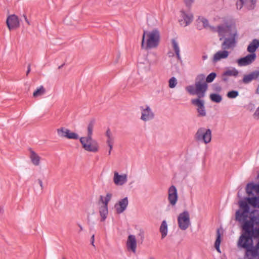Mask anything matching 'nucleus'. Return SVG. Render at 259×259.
<instances>
[{
	"label": "nucleus",
	"instance_id": "f257e3e1",
	"mask_svg": "<svg viewBox=\"0 0 259 259\" xmlns=\"http://www.w3.org/2000/svg\"><path fill=\"white\" fill-rule=\"evenodd\" d=\"M242 228L244 233L240 237L238 245L246 249L252 246V237L259 238V210H253L250 220L243 224Z\"/></svg>",
	"mask_w": 259,
	"mask_h": 259
},
{
	"label": "nucleus",
	"instance_id": "f03ea898",
	"mask_svg": "<svg viewBox=\"0 0 259 259\" xmlns=\"http://www.w3.org/2000/svg\"><path fill=\"white\" fill-rule=\"evenodd\" d=\"M214 20H218L223 23L218 25L217 28L211 27L213 31L218 33L220 40L228 36H237V31L234 21L228 20L225 17L214 18Z\"/></svg>",
	"mask_w": 259,
	"mask_h": 259
},
{
	"label": "nucleus",
	"instance_id": "7ed1b4c3",
	"mask_svg": "<svg viewBox=\"0 0 259 259\" xmlns=\"http://www.w3.org/2000/svg\"><path fill=\"white\" fill-rule=\"evenodd\" d=\"M160 39V32L158 29L145 30L142 36L141 48L146 50L156 48L159 44Z\"/></svg>",
	"mask_w": 259,
	"mask_h": 259
},
{
	"label": "nucleus",
	"instance_id": "20e7f679",
	"mask_svg": "<svg viewBox=\"0 0 259 259\" xmlns=\"http://www.w3.org/2000/svg\"><path fill=\"white\" fill-rule=\"evenodd\" d=\"M259 47L258 40L253 39L248 46L247 51L249 53L244 57L237 60V62L239 66H246L252 64L256 59L255 51Z\"/></svg>",
	"mask_w": 259,
	"mask_h": 259
},
{
	"label": "nucleus",
	"instance_id": "39448f33",
	"mask_svg": "<svg viewBox=\"0 0 259 259\" xmlns=\"http://www.w3.org/2000/svg\"><path fill=\"white\" fill-rule=\"evenodd\" d=\"M79 141L82 148L86 151L97 153L99 151L100 146L98 142L91 137H80Z\"/></svg>",
	"mask_w": 259,
	"mask_h": 259
},
{
	"label": "nucleus",
	"instance_id": "423d86ee",
	"mask_svg": "<svg viewBox=\"0 0 259 259\" xmlns=\"http://www.w3.org/2000/svg\"><path fill=\"white\" fill-rule=\"evenodd\" d=\"M239 206L240 209L236 212V220L240 223H243V224L246 221H249L250 220V214L253 211L249 213V220H247L249 210L248 205L246 201H239Z\"/></svg>",
	"mask_w": 259,
	"mask_h": 259
},
{
	"label": "nucleus",
	"instance_id": "0eeeda50",
	"mask_svg": "<svg viewBox=\"0 0 259 259\" xmlns=\"http://www.w3.org/2000/svg\"><path fill=\"white\" fill-rule=\"evenodd\" d=\"M205 78L204 74H200L197 75L195 79L196 95L198 96V99L203 98L207 90L208 86L205 81Z\"/></svg>",
	"mask_w": 259,
	"mask_h": 259
},
{
	"label": "nucleus",
	"instance_id": "6e6552de",
	"mask_svg": "<svg viewBox=\"0 0 259 259\" xmlns=\"http://www.w3.org/2000/svg\"><path fill=\"white\" fill-rule=\"evenodd\" d=\"M112 197L111 193H108L105 197L100 196V201L102 203V205L99 207V213L101 217V222H104L107 218L108 210V204L111 200Z\"/></svg>",
	"mask_w": 259,
	"mask_h": 259
},
{
	"label": "nucleus",
	"instance_id": "1a4fd4ad",
	"mask_svg": "<svg viewBox=\"0 0 259 259\" xmlns=\"http://www.w3.org/2000/svg\"><path fill=\"white\" fill-rule=\"evenodd\" d=\"M195 138L198 141H202L205 144H208L211 140V130L204 127L199 128L195 134Z\"/></svg>",
	"mask_w": 259,
	"mask_h": 259
},
{
	"label": "nucleus",
	"instance_id": "9d476101",
	"mask_svg": "<svg viewBox=\"0 0 259 259\" xmlns=\"http://www.w3.org/2000/svg\"><path fill=\"white\" fill-rule=\"evenodd\" d=\"M179 227L182 230H186L190 226V214L188 211H184L178 217Z\"/></svg>",
	"mask_w": 259,
	"mask_h": 259
},
{
	"label": "nucleus",
	"instance_id": "9b49d317",
	"mask_svg": "<svg viewBox=\"0 0 259 259\" xmlns=\"http://www.w3.org/2000/svg\"><path fill=\"white\" fill-rule=\"evenodd\" d=\"M56 132L58 136L62 138L71 140H77L79 139V136L77 134L72 132L70 130L64 127L57 128Z\"/></svg>",
	"mask_w": 259,
	"mask_h": 259
},
{
	"label": "nucleus",
	"instance_id": "f8f14e48",
	"mask_svg": "<svg viewBox=\"0 0 259 259\" xmlns=\"http://www.w3.org/2000/svg\"><path fill=\"white\" fill-rule=\"evenodd\" d=\"M193 20V15L189 12L181 10L180 12L179 22L182 26H187Z\"/></svg>",
	"mask_w": 259,
	"mask_h": 259
},
{
	"label": "nucleus",
	"instance_id": "ddd939ff",
	"mask_svg": "<svg viewBox=\"0 0 259 259\" xmlns=\"http://www.w3.org/2000/svg\"><path fill=\"white\" fill-rule=\"evenodd\" d=\"M140 110L141 113L140 119L146 122L152 120L154 118V114L149 106L145 105L140 107Z\"/></svg>",
	"mask_w": 259,
	"mask_h": 259
},
{
	"label": "nucleus",
	"instance_id": "4468645a",
	"mask_svg": "<svg viewBox=\"0 0 259 259\" xmlns=\"http://www.w3.org/2000/svg\"><path fill=\"white\" fill-rule=\"evenodd\" d=\"M127 180L126 174H119L117 171L113 172V181L116 186H121L125 185L127 183Z\"/></svg>",
	"mask_w": 259,
	"mask_h": 259
},
{
	"label": "nucleus",
	"instance_id": "2eb2a0df",
	"mask_svg": "<svg viewBox=\"0 0 259 259\" xmlns=\"http://www.w3.org/2000/svg\"><path fill=\"white\" fill-rule=\"evenodd\" d=\"M193 105L196 106L198 117H204L206 115V112L204 106V102L200 99H195L191 100Z\"/></svg>",
	"mask_w": 259,
	"mask_h": 259
},
{
	"label": "nucleus",
	"instance_id": "dca6fc26",
	"mask_svg": "<svg viewBox=\"0 0 259 259\" xmlns=\"http://www.w3.org/2000/svg\"><path fill=\"white\" fill-rule=\"evenodd\" d=\"M6 23L10 30L16 29L20 26V21L18 17L14 14L8 17Z\"/></svg>",
	"mask_w": 259,
	"mask_h": 259
},
{
	"label": "nucleus",
	"instance_id": "f3484780",
	"mask_svg": "<svg viewBox=\"0 0 259 259\" xmlns=\"http://www.w3.org/2000/svg\"><path fill=\"white\" fill-rule=\"evenodd\" d=\"M178 199L177 189L174 186H171L168 190V200L170 204L174 206Z\"/></svg>",
	"mask_w": 259,
	"mask_h": 259
},
{
	"label": "nucleus",
	"instance_id": "a211bd4d",
	"mask_svg": "<svg viewBox=\"0 0 259 259\" xmlns=\"http://www.w3.org/2000/svg\"><path fill=\"white\" fill-rule=\"evenodd\" d=\"M255 0H237L236 3V8L241 10L243 7L247 10L253 9Z\"/></svg>",
	"mask_w": 259,
	"mask_h": 259
},
{
	"label": "nucleus",
	"instance_id": "6ab92c4d",
	"mask_svg": "<svg viewBox=\"0 0 259 259\" xmlns=\"http://www.w3.org/2000/svg\"><path fill=\"white\" fill-rule=\"evenodd\" d=\"M126 248L128 251H131L133 253L136 252L137 247V241L136 236L134 235H129L128 236L126 243Z\"/></svg>",
	"mask_w": 259,
	"mask_h": 259
},
{
	"label": "nucleus",
	"instance_id": "aec40b11",
	"mask_svg": "<svg viewBox=\"0 0 259 259\" xmlns=\"http://www.w3.org/2000/svg\"><path fill=\"white\" fill-rule=\"evenodd\" d=\"M128 204L127 197L119 200L114 205L117 213H122L126 209Z\"/></svg>",
	"mask_w": 259,
	"mask_h": 259
},
{
	"label": "nucleus",
	"instance_id": "412c9836",
	"mask_svg": "<svg viewBox=\"0 0 259 259\" xmlns=\"http://www.w3.org/2000/svg\"><path fill=\"white\" fill-rule=\"evenodd\" d=\"M29 157L31 163L35 166L40 165L41 163V157L37 153L31 149L29 150Z\"/></svg>",
	"mask_w": 259,
	"mask_h": 259
},
{
	"label": "nucleus",
	"instance_id": "4be33fe9",
	"mask_svg": "<svg viewBox=\"0 0 259 259\" xmlns=\"http://www.w3.org/2000/svg\"><path fill=\"white\" fill-rule=\"evenodd\" d=\"M229 37L225 39L222 44V48L224 49H229L234 47L236 41L235 38L237 36H228Z\"/></svg>",
	"mask_w": 259,
	"mask_h": 259
},
{
	"label": "nucleus",
	"instance_id": "5701e85b",
	"mask_svg": "<svg viewBox=\"0 0 259 259\" xmlns=\"http://www.w3.org/2000/svg\"><path fill=\"white\" fill-rule=\"evenodd\" d=\"M258 77L259 71L256 70L248 74L245 75L242 79V81L244 83L247 84L251 82L252 80L257 79Z\"/></svg>",
	"mask_w": 259,
	"mask_h": 259
},
{
	"label": "nucleus",
	"instance_id": "b1692460",
	"mask_svg": "<svg viewBox=\"0 0 259 259\" xmlns=\"http://www.w3.org/2000/svg\"><path fill=\"white\" fill-rule=\"evenodd\" d=\"M229 54V52L227 51H219L214 54L212 61L213 62H217L222 59H226L228 57Z\"/></svg>",
	"mask_w": 259,
	"mask_h": 259
},
{
	"label": "nucleus",
	"instance_id": "393cba45",
	"mask_svg": "<svg viewBox=\"0 0 259 259\" xmlns=\"http://www.w3.org/2000/svg\"><path fill=\"white\" fill-rule=\"evenodd\" d=\"M246 250V256L248 259H255L258 255V249L253 246Z\"/></svg>",
	"mask_w": 259,
	"mask_h": 259
},
{
	"label": "nucleus",
	"instance_id": "a878e982",
	"mask_svg": "<svg viewBox=\"0 0 259 259\" xmlns=\"http://www.w3.org/2000/svg\"><path fill=\"white\" fill-rule=\"evenodd\" d=\"M238 74V70L234 68H229L227 69L222 74V80L226 81L228 80V76H236Z\"/></svg>",
	"mask_w": 259,
	"mask_h": 259
},
{
	"label": "nucleus",
	"instance_id": "bb28decb",
	"mask_svg": "<svg viewBox=\"0 0 259 259\" xmlns=\"http://www.w3.org/2000/svg\"><path fill=\"white\" fill-rule=\"evenodd\" d=\"M240 201H246L248 205L249 204L254 208H259V198L256 197L245 198Z\"/></svg>",
	"mask_w": 259,
	"mask_h": 259
},
{
	"label": "nucleus",
	"instance_id": "cd10ccee",
	"mask_svg": "<svg viewBox=\"0 0 259 259\" xmlns=\"http://www.w3.org/2000/svg\"><path fill=\"white\" fill-rule=\"evenodd\" d=\"M198 27L201 29L203 28H209L208 21L203 17H199L197 20Z\"/></svg>",
	"mask_w": 259,
	"mask_h": 259
},
{
	"label": "nucleus",
	"instance_id": "c85d7f7f",
	"mask_svg": "<svg viewBox=\"0 0 259 259\" xmlns=\"http://www.w3.org/2000/svg\"><path fill=\"white\" fill-rule=\"evenodd\" d=\"M95 125V121L91 120L89 122L87 126V135L83 137H91L92 138L93 135V130Z\"/></svg>",
	"mask_w": 259,
	"mask_h": 259
},
{
	"label": "nucleus",
	"instance_id": "c756f323",
	"mask_svg": "<svg viewBox=\"0 0 259 259\" xmlns=\"http://www.w3.org/2000/svg\"><path fill=\"white\" fill-rule=\"evenodd\" d=\"M221 242V235L220 233V229H218L217 231V238L214 243V247L216 250L219 252L221 253V250L220 248V245Z\"/></svg>",
	"mask_w": 259,
	"mask_h": 259
},
{
	"label": "nucleus",
	"instance_id": "7c9ffc66",
	"mask_svg": "<svg viewBox=\"0 0 259 259\" xmlns=\"http://www.w3.org/2000/svg\"><path fill=\"white\" fill-rule=\"evenodd\" d=\"M160 232L161 233V238H164L167 234V225L165 221H163L160 227Z\"/></svg>",
	"mask_w": 259,
	"mask_h": 259
},
{
	"label": "nucleus",
	"instance_id": "2f4dec72",
	"mask_svg": "<svg viewBox=\"0 0 259 259\" xmlns=\"http://www.w3.org/2000/svg\"><path fill=\"white\" fill-rule=\"evenodd\" d=\"M46 93V90L44 87L42 85L40 86L33 93V97L34 98H37L42 96Z\"/></svg>",
	"mask_w": 259,
	"mask_h": 259
},
{
	"label": "nucleus",
	"instance_id": "473e14b6",
	"mask_svg": "<svg viewBox=\"0 0 259 259\" xmlns=\"http://www.w3.org/2000/svg\"><path fill=\"white\" fill-rule=\"evenodd\" d=\"M172 45L173 49L176 54L178 59H181L180 50L178 42L175 39L172 40Z\"/></svg>",
	"mask_w": 259,
	"mask_h": 259
},
{
	"label": "nucleus",
	"instance_id": "72a5a7b5",
	"mask_svg": "<svg viewBox=\"0 0 259 259\" xmlns=\"http://www.w3.org/2000/svg\"><path fill=\"white\" fill-rule=\"evenodd\" d=\"M106 136L107 137V143H114V137L109 129H108L106 132Z\"/></svg>",
	"mask_w": 259,
	"mask_h": 259
},
{
	"label": "nucleus",
	"instance_id": "f704fd0d",
	"mask_svg": "<svg viewBox=\"0 0 259 259\" xmlns=\"http://www.w3.org/2000/svg\"><path fill=\"white\" fill-rule=\"evenodd\" d=\"M210 100L215 103H220L222 100L221 96L217 94H212L210 95Z\"/></svg>",
	"mask_w": 259,
	"mask_h": 259
},
{
	"label": "nucleus",
	"instance_id": "c9c22d12",
	"mask_svg": "<svg viewBox=\"0 0 259 259\" xmlns=\"http://www.w3.org/2000/svg\"><path fill=\"white\" fill-rule=\"evenodd\" d=\"M239 95L238 92L236 91H231L229 92L227 96L229 99H234L236 98Z\"/></svg>",
	"mask_w": 259,
	"mask_h": 259
},
{
	"label": "nucleus",
	"instance_id": "e433bc0d",
	"mask_svg": "<svg viewBox=\"0 0 259 259\" xmlns=\"http://www.w3.org/2000/svg\"><path fill=\"white\" fill-rule=\"evenodd\" d=\"M217 76V74L214 72L210 73L206 78V82L207 83H210L213 81Z\"/></svg>",
	"mask_w": 259,
	"mask_h": 259
},
{
	"label": "nucleus",
	"instance_id": "4c0bfd02",
	"mask_svg": "<svg viewBox=\"0 0 259 259\" xmlns=\"http://www.w3.org/2000/svg\"><path fill=\"white\" fill-rule=\"evenodd\" d=\"M177 84V80L174 77L170 78L168 81V85L170 88H174Z\"/></svg>",
	"mask_w": 259,
	"mask_h": 259
},
{
	"label": "nucleus",
	"instance_id": "58836bf2",
	"mask_svg": "<svg viewBox=\"0 0 259 259\" xmlns=\"http://www.w3.org/2000/svg\"><path fill=\"white\" fill-rule=\"evenodd\" d=\"M186 91L191 95H196L195 85H188L186 88Z\"/></svg>",
	"mask_w": 259,
	"mask_h": 259
},
{
	"label": "nucleus",
	"instance_id": "ea45409f",
	"mask_svg": "<svg viewBox=\"0 0 259 259\" xmlns=\"http://www.w3.org/2000/svg\"><path fill=\"white\" fill-rule=\"evenodd\" d=\"M195 0H183L185 6L188 8H191L192 5L194 3Z\"/></svg>",
	"mask_w": 259,
	"mask_h": 259
},
{
	"label": "nucleus",
	"instance_id": "a19ab883",
	"mask_svg": "<svg viewBox=\"0 0 259 259\" xmlns=\"http://www.w3.org/2000/svg\"><path fill=\"white\" fill-rule=\"evenodd\" d=\"M94 241H95V235L93 234L91 237V244L92 245L95 247L94 244Z\"/></svg>",
	"mask_w": 259,
	"mask_h": 259
},
{
	"label": "nucleus",
	"instance_id": "79ce46f5",
	"mask_svg": "<svg viewBox=\"0 0 259 259\" xmlns=\"http://www.w3.org/2000/svg\"><path fill=\"white\" fill-rule=\"evenodd\" d=\"M37 181H38V183L39 184L41 189H43V183H42V181L40 179H38Z\"/></svg>",
	"mask_w": 259,
	"mask_h": 259
},
{
	"label": "nucleus",
	"instance_id": "37998d69",
	"mask_svg": "<svg viewBox=\"0 0 259 259\" xmlns=\"http://www.w3.org/2000/svg\"><path fill=\"white\" fill-rule=\"evenodd\" d=\"M107 144L109 148V149H110V151H112V150L113 149V146L114 143H107Z\"/></svg>",
	"mask_w": 259,
	"mask_h": 259
},
{
	"label": "nucleus",
	"instance_id": "c03bdc74",
	"mask_svg": "<svg viewBox=\"0 0 259 259\" xmlns=\"http://www.w3.org/2000/svg\"><path fill=\"white\" fill-rule=\"evenodd\" d=\"M31 70V68H30V65L29 64L28 66V69H27V71L26 72V75H28L29 73L30 72Z\"/></svg>",
	"mask_w": 259,
	"mask_h": 259
},
{
	"label": "nucleus",
	"instance_id": "a18cd8bd",
	"mask_svg": "<svg viewBox=\"0 0 259 259\" xmlns=\"http://www.w3.org/2000/svg\"><path fill=\"white\" fill-rule=\"evenodd\" d=\"M24 17L25 18V20L26 21V22L28 24V25H30V22L29 21V20H28V19L27 18L26 16L25 15H24Z\"/></svg>",
	"mask_w": 259,
	"mask_h": 259
},
{
	"label": "nucleus",
	"instance_id": "49530a36",
	"mask_svg": "<svg viewBox=\"0 0 259 259\" xmlns=\"http://www.w3.org/2000/svg\"><path fill=\"white\" fill-rule=\"evenodd\" d=\"M256 93L257 94H259V84H258V87H257V89H256Z\"/></svg>",
	"mask_w": 259,
	"mask_h": 259
},
{
	"label": "nucleus",
	"instance_id": "de8ad7c7",
	"mask_svg": "<svg viewBox=\"0 0 259 259\" xmlns=\"http://www.w3.org/2000/svg\"><path fill=\"white\" fill-rule=\"evenodd\" d=\"M221 88L220 87H217V89H216V90L218 91H221Z\"/></svg>",
	"mask_w": 259,
	"mask_h": 259
},
{
	"label": "nucleus",
	"instance_id": "09e8293b",
	"mask_svg": "<svg viewBox=\"0 0 259 259\" xmlns=\"http://www.w3.org/2000/svg\"><path fill=\"white\" fill-rule=\"evenodd\" d=\"M111 151H110V149H109V151H108V155H110L111 154Z\"/></svg>",
	"mask_w": 259,
	"mask_h": 259
},
{
	"label": "nucleus",
	"instance_id": "8fccbe9b",
	"mask_svg": "<svg viewBox=\"0 0 259 259\" xmlns=\"http://www.w3.org/2000/svg\"><path fill=\"white\" fill-rule=\"evenodd\" d=\"M79 228H80V230H82V226H80V225H79Z\"/></svg>",
	"mask_w": 259,
	"mask_h": 259
},
{
	"label": "nucleus",
	"instance_id": "3c124183",
	"mask_svg": "<svg viewBox=\"0 0 259 259\" xmlns=\"http://www.w3.org/2000/svg\"><path fill=\"white\" fill-rule=\"evenodd\" d=\"M206 58H207L206 56H203V59H206Z\"/></svg>",
	"mask_w": 259,
	"mask_h": 259
},
{
	"label": "nucleus",
	"instance_id": "603ef678",
	"mask_svg": "<svg viewBox=\"0 0 259 259\" xmlns=\"http://www.w3.org/2000/svg\"><path fill=\"white\" fill-rule=\"evenodd\" d=\"M149 259H154V258H153V257H150V258H149Z\"/></svg>",
	"mask_w": 259,
	"mask_h": 259
},
{
	"label": "nucleus",
	"instance_id": "864d4df0",
	"mask_svg": "<svg viewBox=\"0 0 259 259\" xmlns=\"http://www.w3.org/2000/svg\"><path fill=\"white\" fill-rule=\"evenodd\" d=\"M62 259H65V258L63 257V258H62Z\"/></svg>",
	"mask_w": 259,
	"mask_h": 259
}]
</instances>
